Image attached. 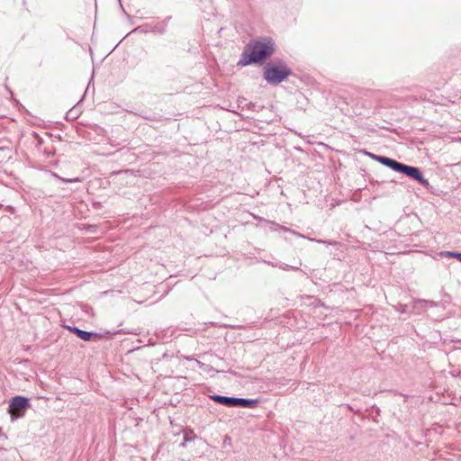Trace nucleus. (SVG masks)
<instances>
[{
    "label": "nucleus",
    "instance_id": "nucleus-5",
    "mask_svg": "<svg viewBox=\"0 0 461 461\" xmlns=\"http://www.w3.org/2000/svg\"><path fill=\"white\" fill-rule=\"evenodd\" d=\"M30 401L25 396H14L11 399L9 407H8V412L11 414L12 420H15L17 417H14L13 414V411H23L29 407Z\"/></svg>",
    "mask_w": 461,
    "mask_h": 461
},
{
    "label": "nucleus",
    "instance_id": "nucleus-17",
    "mask_svg": "<svg viewBox=\"0 0 461 461\" xmlns=\"http://www.w3.org/2000/svg\"><path fill=\"white\" fill-rule=\"evenodd\" d=\"M245 106H246L249 110H252V111H255V110H256V104H254V103H252V102L246 103V104H245Z\"/></svg>",
    "mask_w": 461,
    "mask_h": 461
},
{
    "label": "nucleus",
    "instance_id": "nucleus-21",
    "mask_svg": "<svg viewBox=\"0 0 461 461\" xmlns=\"http://www.w3.org/2000/svg\"><path fill=\"white\" fill-rule=\"evenodd\" d=\"M226 440H230V438L229 436H226L225 438H224V444L226 443Z\"/></svg>",
    "mask_w": 461,
    "mask_h": 461
},
{
    "label": "nucleus",
    "instance_id": "nucleus-9",
    "mask_svg": "<svg viewBox=\"0 0 461 461\" xmlns=\"http://www.w3.org/2000/svg\"><path fill=\"white\" fill-rule=\"evenodd\" d=\"M259 403L258 399L238 398L235 399L234 407L255 408Z\"/></svg>",
    "mask_w": 461,
    "mask_h": 461
},
{
    "label": "nucleus",
    "instance_id": "nucleus-22",
    "mask_svg": "<svg viewBox=\"0 0 461 461\" xmlns=\"http://www.w3.org/2000/svg\"><path fill=\"white\" fill-rule=\"evenodd\" d=\"M185 444H186V442L184 440V442H183V443H181V445H180V446H181V447H185Z\"/></svg>",
    "mask_w": 461,
    "mask_h": 461
},
{
    "label": "nucleus",
    "instance_id": "nucleus-6",
    "mask_svg": "<svg viewBox=\"0 0 461 461\" xmlns=\"http://www.w3.org/2000/svg\"><path fill=\"white\" fill-rule=\"evenodd\" d=\"M131 32H140V33L152 32V33H156L158 35H163L166 33V30L164 29L163 26H159L158 23L156 24L145 23V24H142V25H140V26H137L136 28H134L131 31Z\"/></svg>",
    "mask_w": 461,
    "mask_h": 461
},
{
    "label": "nucleus",
    "instance_id": "nucleus-18",
    "mask_svg": "<svg viewBox=\"0 0 461 461\" xmlns=\"http://www.w3.org/2000/svg\"><path fill=\"white\" fill-rule=\"evenodd\" d=\"M197 366L201 368H203L205 366V364H203V362L199 361V360H195Z\"/></svg>",
    "mask_w": 461,
    "mask_h": 461
},
{
    "label": "nucleus",
    "instance_id": "nucleus-14",
    "mask_svg": "<svg viewBox=\"0 0 461 461\" xmlns=\"http://www.w3.org/2000/svg\"><path fill=\"white\" fill-rule=\"evenodd\" d=\"M310 241L317 242L320 244H325L330 246H337L339 243L335 240H318L313 238H307Z\"/></svg>",
    "mask_w": 461,
    "mask_h": 461
},
{
    "label": "nucleus",
    "instance_id": "nucleus-16",
    "mask_svg": "<svg viewBox=\"0 0 461 461\" xmlns=\"http://www.w3.org/2000/svg\"><path fill=\"white\" fill-rule=\"evenodd\" d=\"M171 19H172V16H170V15L165 17L160 23H158L159 26H163L164 29L167 31V24L171 21Z\"/></svg>",
    "mask_w": 461,
    "mask_h": 461
},
{
    "label": "nucleus",
    "instance_id": "nucleus-11",
    "mask_svg": "<svg viewBox=\"0 0 461 461\" xmlns=\"http://www.w3.org/2000/svg\"><path fill=\"white\" fill-rule=\"evenodd\" d=\"M440 257H447V258H456L458 261L461 262V252H456V251H442L439 253Z\"/></svg>",
    "mask_w": 461,
    "mask_h": 461
},
{
    "label": "nucleus",
    "instance_id": "nucleus-2",
    "mask_svg": "<svg viewBox=\"0 0 461 461\" xmlns=\"http://www.w3.org/2000/svg\"><path fill=\"white\" fill-rule=\"evenodd\" d=\"M292 70L282 59L269 61L264 68V79L270 85H278L285 81Z\"/></svg>",
    "mask_w": 461,
    "mask_h": 461
},
{
    "label": "nucleus",
    "instance_id": "nucleus-13",
    "mask_svg": "<svg viewBox=\"0 0 461 461\" xmlns=\"http://www.w3.org/2000/svg\"><path fill=\"white\" fill-rule=\"evenodd\" d=\"M197 438L194 430L192 429H185L184 430V439L185 442H190L194 440Z\"/></svg>",
    "mask_w": 461,
    "mask_h": 461
},
{
    "label": "nucleus",
    "instance_id": "nucleus-4",
    "mask_svg": "<svg viewBox=\"0 0 461 461\" xmlns=\"http://www.w3.org/2000/svg\"><path fill=\"white\" fill-rule=\"evenodd\" d=\"M399 173H402L409 176L410 178L417 181L426 189H429L430 187L429 182L428 181V179L424 177L422 171L417 167L409 166L402 163V166Z\"/></svg>",
    "mask_w": 461,
    "mask_h": 461
},
{
    "label": "nucleus",
    "instance_id": "nucleus-15",
    "mask_svg": "<svg viewBox=\"0 0 461 461\" xmlns=\"http://www.w3.org/2000/svg\"><path fill=\"white\" fill-rule=\"evenodd\" d=\"M60 181L63 183L68 184V183H78L81 181V179L79 177H74V178L62 177V178H60Z\"/></svg>",
    "mask_w": 461,
    "mask_h": 461
},
{
    "label": "nucleus",
    "instance_id": "nucleus-10",
    "mask_svg": "<svg viewBox=\"0 0 461 461\" xmlns=\"http://www.w3.org/2000/svg\"><path fill=\"white\" fill-rule=\"evenodd\" d=\"M267 222H268L269 224H271V226H276V227H278L280 230H284V231H285V232H290V233H292V234H294V235H295V236H297V237H300V238H303V239H306V236H304V235H303V234H301V233H299V232H297V231H295V230H292V229H289V228H287V227H285V226L279 225V224H277V223H276V222H275V221H268Z\"/></svg>",
    "mask_w": 461,
    "mask_h": 461
},
{
    "label": "nucleus",
    "instance_id": "nucleus-19",
    "mask_svg": "<svg viewBox=\"0 0 461 461\" xmlns=\"http://www.w3.org/2000/svg\"><path fill=\"white\" fill-rule=\"evenodd\" d=\"M51 175L58 180L60 181V178H62V176H59L57 173H51Z\"/></svg>",
    "mask_w": 461,
    "mask_h": 461
},
{
    "label": "nucleus",
    "instance_id": "nucleus-3",
    "mask_svg": "<svg viewBox=\"0 0 461 461\" xmlns=\"http://www.w3.org/2000/svg\"><path fill=\"white\" fill-rule=\"evenodd\" d=\"M65 328L84 341H98L101 339H109L116 334H131V333L130 330H125V329L106 330L105 332L99 333V332L83 330L76 326L67 325V326H65Z\"/></svg>",
    "mask_w": 461,
    "mask_h": 461
},
{
    "label": "nucleus",
    "instance_id": "nucleus-8",
    "mask_svg": "<svg viewBox=\"0 0 461 461\" xmlns=\"http://www.w3.org/2000/svg\"><path fill=\"white\" fill-rule=\"evenodd\" d=\"M210 398L221 405L227 406V407H234L235 406V399L236 397L232 396H224L220 394H212L210 396Z\"/></svg>",
    "mask_w": 461,
    "mask_h": 461
},
{
    "label": "nucleus",
    "instance_id": "nucleus-7",
    "mask_svg": "<svg viewBox=\"0 0 461 461\" xmlns=\"http://www.w3.org/2000/svg\"><path fill=\"white\" fill-rule=\"evenodd\" d=\"M372 158L384 167L391 168L392 170L398 172L400 171L402 163L384 156H372Z\"/></svg>",
    "mask_w": 461,
    "mask_h": 461
},
{
    "label": "nucleus",
    "instance_id": "nucleus-12",
    "mask_svg": "<svg viewBox=\"0 0 461 461\" xmlns=\"http://www.w3.org/2000/svg\"><path fill=\"white\" fill-rule=\"evenodd\" d=\"M301 266H302L301 261L299 262L298 266H290L285 263H280V264L276 265V267H278L280 269L285 270V271H288V270L297 271L300 269Z\"/></svg>",
    "mask_w": 461,
    "mask_h": 461
},
{
    "label": "nucleus",
    "instance_id": "nucleus-20",
    "mask_svg": "<svg viewBox=\"0 0 461 461\" xmlns=\"http://www.w3.org/2000/svg\"><path fill=\"white\" fill-rule=\"evenodd\" d=\"M365 153L369 156L370 158H372V156H376L375 154H372L370 152H367V151H365Z\"/></svg>",
    "mask_w": 461,
    "mask_h": 461
},
{
    "label": "nucleus",
    "instance_id": "nucleus-1",
    "mask_svg": "<svg viewBox=\"0 0 461 461\" xmlns=\"http://www.w3.org/2000/svg\"><path fill=\"white\" fill-rule=\"evenodd\" d=\"M275 51L276 44L269 37L262 41H251L245 46L237 65L245 67L250 64H262Z\"/></svg>",
    "mask_w": 461,
    "mask_h": 461
}]
</instances>
